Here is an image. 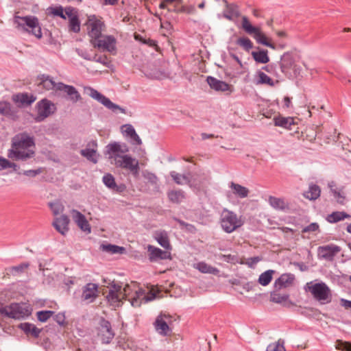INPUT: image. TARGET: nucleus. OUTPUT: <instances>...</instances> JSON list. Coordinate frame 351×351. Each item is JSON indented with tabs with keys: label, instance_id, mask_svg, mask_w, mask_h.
Listing matches in <instances>:
<instances>
[{
	"label": "nucleus",
	"instance_id": "58",
	"mask_svg": "<svg viewBox=\"0 0 351 351\" xmlns=\"http://www.w3.org/2000/svg\"><path fill=\"white\" fill-rule=\"evenodd\" d=\"M319 224L317 223L313 222L303 228L302 232L306 233L315 232L319 230Z\"/></svg>",
	"mask_w": 351,
	"mask_h": 351
},
{
	"label": "nucleus",
	"instance_id": "47",
	"mask_svg": "<svg viewBox=\"0 0 351 351\" xmlns=\"http://www.w3.org/2000/svg\"><path fill=\"white\" fill-rule=\"evenodd\" d=\"M16 97L17 101H19L23 104L29 105L36 100V97L32 95H28L27 93L19 94Z\"/></svg>",
	"mask_w": 351,
	"mask_h": 351
},
{
	"label": "nucleus",
	"instance_id": "19",
	"mask_svg": "<svg viewBox=\"0 0 351 351\" xmlns=\"http://www.w3.org/2000/svg\"><path fill=\"white\" fill-rule=\"evenodd\" d=\"M147 250L149 253V260L152 262H155L158 260H166L171 258V254L167 251L162 250L161 249L148 245Z\"/></svg>",
	"mask_w": 351,
	"mask_h": 351
},
{
	"label": "nucleus",
	"instance_id": "42",
	"mask_svg": "<svg viewBox=\"0 0 351 351\" xmlns=\"http://www.w3.org/2000/svg\"><path fill=\"white\" fill-rule=\"evenodd\" d=\"M168 197L173 203L179 204L184 199L185 196L184 191L178 190L169 192Z\"/></svg>",
	"mask_w": 351,
	"mask_h": 351
},
{
	"label": "nucleus",
	"instance_id": "21",
	"mask_svg": "<svg viewBox=\"0 0 351 351\" xmlns=\"http://www.w3.org/2000/svg\"><path fill=\"white\" fill-rule=\"evenodd\" d=\"M295 279L292 274H283L274 282V287L276 289L286 288L291 285Z\"/></svg>",
	"mask_w": 351,
	"mask_h": 351
},
{
	"label": "nucleus",
	"instance_id": "9",
	"mask_svg": "<svg viewBox=\"0 0 351 351\" xmlns=\"http://www.w3.org/2000/svg\"><path fill=\"white\" fill-rule=\"evenodd\" d=\"M129 285H126L123 289L121 285L112 282L109 290L108 294L106 295L108 301L110 305L114 307H118L121 305L122 299L126 296Z\"/></svg>",
	"mask_w": 351,
	"mask_h": 351
},
{
	"label": "nucleus",
	"instance_id": "56",
	"mask_svg": "<svg viewBox=\"0 0 351 351\" xmlns=\"http://www.w3.org/2000/svg\"><path fill=\"white\" fill-rule=\"evenodd\" d=\"M335 347L337 350H340L342 351H351V343L348 341L337 340L336 342Z\"/></svg>",
	"mask_w": 351,
	"mask_h": 351
},
{
	"label": "nucleus",
	"instance_id": "62",
	"mask_svg": "<svg viewBox=\"0 0 351 351\" xmlns=\"http://www.w3.org/2000/svg\"><path fill=\"white\" fill-rule=\"evenodd\" d=\"M76 52L80 57L83 58L85 60H90L92 57L88 54V53L86 51H84L82 49H76Z\"/></svg>",
	"mask_w": 351,
	"mask_h": 351
},
{
	"label": "nucleus",
	"instance_id": "63",
	"mask_svg": "<svg viewBox=\"0 0 351 351\" xmlns=\"http://www.w3.org/2000/svg\"><path fill=\"white\" fill-rule=\"evenodd\" d=\"M125 133L129 136L130 137H132V135H134V134L136 133V131L134 128V127L131 125H125Z\"/></svg>",
	"mask_w": 351,
	"mask_h": 351
},
{
	"label": "nucleus",
	"instance_id": "5",
	"mask_svg": "<svg viewBox=\"0 0 351 351\" xmlns=\"http://www.w3.org/2000/svg\"><path fill=\"white\" fill-rule=\"evenodd\" d=\"M219 223L222 230L226 233H232L243 225L241 217L233 211L223 208L221 213Z\"/></svg>",
	"mask_w": 351,
	"mask_h": 351
},
{
	"label": "nucleus",
	"instance_id": "6",
	"mask_svg": "<svg viewBox=\"0 0 351 351\" xmlns=\"http://www.w3.org/2000/svg\"><path fill=\"white\" fill-rule=\"evenodd\" d=\"M0 313L5 316L16 319L28 317L31 312L25 304L12 303L0 307Z\"/></svg>",
	"mask_w": 351,
	"mask_h": 351
},
{
	"label": "nucleus",
	"instance_id": "31",
	"mask_svg": "<svg viewBox=\"0 0 351 351\" xmlns=\"http://www.w3.org/2000/svg\"><path fill=\"white\" fill-rule=\"evenodd\" d=\"M274 121L275 125L289 130H291V126L295 124L294 120L292 117L278 116L274 118Z\"/></svg>",
	"mask_w": 351,
	"mask_h": 351
},
{
	"label": "nucleus",
	"instance_id": "39",
	"mask_svg": "<svg viewBox=\"0 0 351 351\" xmlns=\"http://www.w3.org/2000/svg\"><path fill=\"white\" fill-rule=\"evenodd\" d=\"M267 53V50L261 49L258 51H252V56L256 62L265 64L269 61Z\"/></svg>",
	"mask_w": 351,
	"mask_h": 351
},
{
	"label": "nucleus",
	"instance_id": "51",
	"mask_svg": "<svg viewBox=\"0 0 351 351\" xmlns=\"http://www.w3.org/2000/svg\"><path fill=\"white\" fill-rule=\"evenodd\" d=\"M8 168H12L14 171H17L19 167L16 163L12 162L8 159L0 156V171Z\"/></svg>",
	"mask_w": 351,
	"mask_h": 351
},
{
	"label": "nucleus",
	"instance_id": "36",
	"mask_svg": "<svg viewBox=\"0 0 351 351\" xmlns=\"http://www.w3.org/2000/svg\"><path fill=\"white\" fill-rule=\"evenodd\" d=\"M29 266L27 263H23L20 265L5 268L6 275L18 276L23 274Z\"/></svg>",
	"mask_w": 351,
	"mask_h": 351
},
{
	"label": "nucleus",
	"instance_id": "2",
	"mask_svg": "<svg viewBox=\"0 0 351 351\" xmlns=\"http://www.w3.org/2000/svg\"><path fill=\"white\" fill-rule=\"evenodd\" d=\"M34 140L27 132L15 135L12 139L11 149L8 151V157L16 161L27 162L34 158Z\"/></svg>",
	"mask_w": 351,
	"mask_h": 351
},
{
	"label": "nucleus",
	"instance_id": "7",
	"mask_svg": "<svg viewBox=\"0 0 351 351\" xmlns=\"http://www.w3.org/2000/svg\"><path fill=\"white\" fill-rule=\"evenodd\" d=\"M241 27L247 34L252 35L258 43L276 49L275 45L268 42L265 35L261 32L258 27L252 25L247 17L245 16H242Z\"/></svg>",
	"mask_w": 351,
	"mask_h": 351
},
{
	"label": "nucleus",
	"instance_id": "61",
	"mask_svg": "<svg viewBox=\"0 0 351 351\" xmlns=\"http://www.w3.org/2000/svg\"><path fill=\"white\" fill-rule=\"evenodd\" d=\"M75 9L71 7H66L65 8V16L69 18V21L70 19H72L73 17H78L77 15L74 12Z\"/></svg>",
	"mask_w": 351,
	"mask_h": 351
},
{
	"label": "nucleus",
	"instance_id": "40",
	"mask_svg": "<svg viewBox=\"0 0 351 351\" xmlns=\"http://www.w3.org/2000/svg\"><path fill=\"white\" fill-rule=\"evenodd\" d=\"M278 83V80L274 82L270 77L263 71L258 72L257 84H267L271 87H274Z\"/></svg>",
	"mask_w": 351,
	"mask_h": 351
},
{
	"label": "nucleus",
	"instance_id": "41",
	"mask_svg": "<svg viewBox=\"0 0 351 351\" xmlns=\"http://www.w3.org/2000/svg\"><path fill=\"white\" fill-rule=\"evenodd\" d=\"M100 248L102 251L111 254H123L125 251L124 247L112 244H102L101 245Z\"/></svg>",
	"mask_w": 351,
	"mask_h": 351
},
{
	"label": "nucleus",
	"instance_id": "38",
	"mask_svg": "<svg viewBox=\"0 0 351 351\" xmlns=\"http://www.w3.org/2000/svg\"><path fill=\"white\" fill-rule=\"evenodd\" d=\"M39 86H42L46 90H53L56 86V82L53 78L47 75H42L39 76Z\"/></svg>",
	"mask_w": 351,
	"mask_h": 351
},
{
	"label": "nucleus",
	"instance_id": "49",
	"mask_svg": "<svg viewBox=\"0 0 351 351\" xmlns=\"http://www.w3.org/2000/svg\"><path fill=\"white\" fill-rule=\"evenodd\" d=\"M236 43L247 51H249L253 48V43L247 37H241L238 38Z\"/></svg>",
	"mask_w": 351,
	"mask_h": 351
},
{
	"label": "nucleus",
	"instance_id": "28",
	"mask_svg": "<svg viewBox=\"0 0 351 351\" xmlns=\"http://www.w3.org/2000/svg\"><path fill=\"white\" fill-rule=\"evenodd\" d=\"M289 295H281L278 293H271L270 300L276 304H282L284 306L290 307L293 303L289 300Z\"/></svg>",
	"mask_w": 351,
	"mask_h": 351
},
{
	"label": "nucleus",
	"instance_id": "16",
	"mask_svg": "<svg viewBox=\"0 0 351 351\" xmlns=\"http://www.w3.org/2000/svg\"><path fill=\"white\" fill-rule=\"evenodd\" d=\"M71 213L73 221L77 223V226L86 234L90 233L91 228L85 216L75 209H73Z\"/></svg>",
	"mask_w": 351,
	"mask_h": 351
},
{
	"label": "nucleus",
	"instance_id": "60",
	"mask_svg": "<svg viewBox=\"0 0 351 351\" xmlns=\"http://www.w3.org/2000/svg\"><path fill=\"white\" fill-rule=\"evenodd\" d=\"M42 173V169L39 168L35 170H26L23 171V175L29 177H36L37 175Z\"/></svg>",
	"mask_w": 351,
	"mask_h": 351
},
{
	"label": "nucleus",
	"instance_id": "50",
	"mask_svg": "<svg viewBox=\"0 0 351 351\" xmlns=\"http://www.w3.org/2000/svg\"><path fill=\"white\" fill-rule=\"evenodd\" d=\"M12 105L8 101H0V114L5 116L13 114Z\"/></svg>",
	"mask_w": 351,
	"mask_h": 351
},
{
	"label": "nucleus",
	"instance_id": "30",
	"mask_svg": "<svg viewBox=\"0 0 351 351\" xmlns=\"http://www.w3.org/2000/svg\"><path fill=\"white\" fill-rule=\"evenodd\" d=\"M226 3V9L223 12V16L232 21L234 17H238L240 16L239 10L237 5L234 4H230L226 0L224 1Z\"/></svg>",
	"mask_w": 351,
	"mask_h": 351
},
{
	"label": "nucleus",
	"instance_id": "55",
	"mask_svg": "<svg viewBox=\"0 0 351 351\" xmlns=\"http://www.w3.org/2000/svg\"><path fill=\"white\" fill-rule=\"evenodd\" d=\"M69 30L75 33H78L80 31V22L78 17L70 19Z\"/></svg>",
	"mask_w": 351,
	"mask_h": 351
},
{
	"label": "nucleus",
	"instance_id": "52",
	"mask_svg": "<svg viewBox=\"0 0 351 351\" xmlns=\"http://www.w3.org/2000/svg\"><path fill=\"white\" fill-rule=\"evenodd\" d=\"M91 61H94V62L102 64L103 65H104L105 66H106L108 68H110L111 66L110 61L108 60L107 56L105 55L100 56L98 54H95L92 57Z\"/></svg>",
	"mask_w": 351,
	"mask_h": 351
},
{
	"label": "nucleus",
	"instance_id": "11",
	"mask_svg": "<svg viewBox=\"0 0 351 351\" xmlns=\"http://www.w3.org/2000/svg\"><path fill=\"white\" fill-rule=\"evenodd\" d=\"M95 48H98L103 51H108L114 53L116 51V39L113 36L102 35L96 40H90Z\"/></svg>",
	"mask_w": 351,
	"mask_h": 351
},
{
	"label": "nucleus",
	"instance_id": "26",
	"mask_svg": "<svg viewBox=\"0 0 351 351\" xmlns=\"http://www.w3.org/2000/svg\"><path fill=\"white\" fill-rule=\"evenodd\" d=\"M269 205L275 210L285 211L289 208L288 203L283 198L269 196L268 198Z\"/></svg>",
	"mask_w": 351,
	"mask_h": 351
},
{
	"label": "nucleus",
	"instance_id": "29",
	"mask_svg": "<svg viewBox=\"0 0 351 351\" xmlns=\"http://www.w3.org/2000/svg\"><path fill=\"white\" fill-rule=\"evenodd\" d=\"M330 193L333 195L337 203L343 205L345 204L346 197L341 189L336 187V183L333 181L328 184Z\"/></svg>",
	"mask_w": 351,
	"mask_h": 351
},
{
	"label": "nucleus",
	"instance_id": "32",
	"mask_svg": "<svg viewBox=\"0 0 351 351\" xmlns=\"http://www.w3.org/2000/svg\"><path fill=\"white\" fill-rule=\"evenodd\" d=\"M154 239L165 250H170L171 245L168 238V234L165 231H156L154 233Z\"/></svg>",
	"mask_w": 351,
	"mask_h": 351
},
{
	"label": "nucleus",
	"instance_id": "23",
	"mask_svg": "<svg viewBox=\"0 0 351 351\" xmlns=\"http://www.w3.org/2000/svg\"><path fill=\"white\" fill-rule=\"evenodd\" d=\"M102 181L108 188L116 192H122L125 189L123 184L117 185L114 176L110 173L105 174L102 178Z\"/></svg>",
	"mask_w": 351,
	"mask_h": 351
},
{
	"label": "nucleus",
	"instance_id": "45",
	"mask_svg": "<svg viewBox=\"0 0 351 351\" xmlns=\"http://www.w3.org/2000/svg\"><path fill=\"white\" fill-rule=\"evenodd\" d=\"M266 351H285V340L279 339L277 341L269 344Z\"/></svg>",
	"mask_w": 351,
	"mask_h": 351
},
{
	"label": "nucleus",
	"instance_id": "43",
	"mask_svg": "<svg viewBox=\"0 0 351 351\" xmlns=\"http://www.w3.org/2000/svg\"><path fill=\"white\" fill-rule=\"evenodd\" d=\"M274 273V270L269 269L262 273L258 278V282L263 286H267L270 283L272 280V275Z\"/></svg>",
	"mask_w": 351,
	"mask_h": 351
},
{
	"label": "nucleus",
	"instance_id": "34",
	"mask_svg": "<svg viewBox=\"0 0 351 351\" xmlns=\"http://www.w3.org/2000/svg\"><path fill=\"white\" fill-rule=\"evenodd\" d=\"M351 216L343 211H335L328 215L326 220L330 223H335L345 219H350Z\"/></svg>",
	"mask_w": 351,
	"mask_h": 351
},
{
	"label": "nucleus",
	"instance_id": "37",
	"mask_svg": "<svg viewBox=\"0 0 351 351\" xmlns=\"http://www.w3.org/2000/svg\"><path fill=\"white\" fill-rule=\"evenodd\" d=\"M196 269L203 274H210L214 275H218L219 270L204 262H199L197 263Z\"/></svg>",
	"mask_w": 351,
	"mask_h": 351
},
{
	"label": "nucleus",
	"instance_id": "13",
	"mask_svg": "<svg viewBox=\"0 0 351 351\" xmlns=\"http://www.w3.org/2000/svg\"><path fill=\"white\" fill-rule=\"evenodd\" d=\"M38 114L35 118L37 122H40L53 114L56 110V106L51 101L44 99L37 104Z\"/></svg>",
	"mask_w": 351,
	"mask_h": 351
},
{
	"label": "nucleus",
	"instance_id": "12",
	"mask_svg": "<svg viewBox=\"0 0 351 351\" xmlns=\"http://www.w3.org/2000/svg\"><path fill=\"white\" fill-rule=\"evenodd\" d=\"M306 286L316 300L319 301H330V290L324 282L315 283L312 285L307 283Z\"/></svg>",
	"mask_w": 351,
	"mask_h": 351
},
{
	"label": "nucleus",
	"instance_id": "57",
	"mask_svg": "<svg viewBox=\"0 0 351 351\" xmlns=\"http://www.w3.org/2000/svg\"><path fill=\"white\" fill-rule=\"evenodd\" d=\"M49 11L54 16H60L63 19H66V16L64 13V10L62 6L56 7V8H49Z\"/></svg>",
	"mask_w": 351,
	"mask_h": 351
},
{
	"label": "nucleus",
	"instance_id": "59",
	"mask_svg": "<svg viewBox=\"0 0 351 351\" xmlns=\"http://www.w3.org/2000/svg\"><path fill=\"white\" fill-rule=\"evenodd\" d=\"M53 319L60 325L64 326L65 324V315L63 313H59L53 317Z\"/></svg>",
	"mask_w": 351,
	"mask_h": 351
},
{
	"label": "nucleus",
	"instance_id": "53",
	"mask_svg": "<svg viewBox=\"0 0 351 351\" xmlns=\"http://www.w3.org/2000/svg\"><path fill=\"white\" fill-rule=\"evenodd\" d=\"M52 311H40L36 313L37 319L41 322H47L53 315Z\"/></svg>",
	"mask_w": 351,
	"mask_h": 351
},
{
	"label": "nucleus",
	"instance_id": "46",
	"mask_svg": "<svg viewBox=\"0 0 351 351\" xmlns=\"http://www.w3.org/2000/svg\"><path fill=\"white\" fill-rule=\"evenodd\" d=\"M64 92L70 97V99L73 102H76L81 99L80 93L73 86L67 85Z\"/></svg>",
	"mask_w": 351,
	"mask_h": 351
},
{
	"label": "nucleus",
	"instance_id": "18",
	"mask_svg": "<svg viewBox=\"0 0 351 351\" xmlns=\"http://www.w3.org/2000/svg\"><path fill=\"white\" fill-rule=\"evenodd\" d=\"M97 146V143L95 141L88 143L87 147L80 151L81 155L85 157L88 160L95 164L97 163L99 157V154H97L96 150Z\"/></svg>",
	"mask_w": 351,
	"mask_h": 351
},
{
	"label": "nucleus",
	"instance_id": "25",
	"mask_svg": "<svg viewBox=\"0 0 351 351\" xmlns=\"http://www.w3.org/2000/svg\"><path fill=\"white\" fill-rule=\"evenodd\" d=\"M156 330L163 336H167L171 331L167 322L163 319L162 315H158L154 322Z\"/></svg>",
	"mask_w": 351,
	"mask_h": 351
},
{
	"label": "nucleus",
	"instance_id": "24",
	"mask_svg": "<svg viewBox=\"0 0 351 351\" xmlns=\"http://www.w3.org/2000/svg\"><path fill=\"white\" fill-rule=\"evenodd\" d=\"M155 297L156 295L154 293H152L151 296H146L145 295V291L139 289L138 291H136V296L131 299L130 303L132 306L138 307L141 304V300H144L147 302L152 300Z\"/></svg>",
	"mask_w": 351,
	"mask_h": 351
},
{
	"label": "nucleus",
	"instance_id": "48",
	"mask_svg": "<svg viewBox=\"0 0 351 351\" xmlns=\"http://www.w3.org/2000/svg\"><path fill=\"white\" fill-rule=\"evenodd\" d=\"M143 178L152 186H154L156 188H158V177L153 173L145 170L142 173Z\"/></svg>",
	"mask_w": 351,
	"mask_h": 351
},
{
	"label": "nucleus",
	"instance_id": "20",
	"mask_svg": "<svg viewBox=\"0 0 351 351\" xmlns=\"http://www.w3.org/2000/svg\"><path fill=\"white\" fill-rule=\"evenodd\" d=\"M69 221V217L65 215H62L60 217L55 218L52 223V226L58 232L64 235L69 230L68 226Z\"/></svg>",
	"mask_w": 351,
	"mask_h": 351
},
{
	"label": "nucleus",
	"instance_id": "44",
	"mask_svg": "<svg viewBox=\"0 0 351 351\" xmlns=\"http://www.w3.org/2000/svg\"><path fill=\"white\" fill-rule=\"evenodd\" d=\"M170 176L178 184H184L190 182L189 178L184 174H180L176 171H171Z\"/></svg>",
	"mask_w": 351,
	"mask_h": 351
},
{
	"label": "nucleus",
	"instance_id": "64",
	"mask_svg": "<svg viewBox=\"0 0 351 351\" xmlns=\"http://www.w3.org/2000/svg\"><path fill=\"white\" fill-rule=\"evenodd\" d=\"M219 258L228 263L232 262L234 261L235 257L231 254H220Z\"/></svg>",
	"mask_w": 351,
	"mask_h": 351
},
{
	"label": "nucleus",
	"instance_id": "4",
	"mask_svg": "<svg viewBox=\"0 0 351 351\" xmlns=\"http://www.w3.org/2000/svg\"><path fill=\"white\" fill-rule=\"evenodd\" d=\"M14 22L19 30L32 32L38 38L42 37L41 27L36 16H27L21 17L16 16Z\"/></svg>",
	"mask_w": 351,
	"mask_h": 351
},
{
	"label": "nucleus",
	"instance_id": "22",
	"mask_svg": "<svg viewBox=\"0 0 351 351\" xmlns=\"http://www.w3.org/2000/svg\"><path fill=\"white\" fill-rule=\"evenodd\" d=\"M206 82L212 89L217 91L224 92L228 90L230 88V86L226 82L212 76L207 77Z\"/></svg>",
	"mask_w": 351,
	"mask_h": 351
},
{
	"label": "nucleus",
	"instance_id": "17",
	"mask_svg": "<svg viewBox=\"0 0 351 351\" xmlns=\"http://www.w3.org/2000/svg\"><path fill=\"white\" fill-rule=\"evenodd\" d=\"M99 335L104 343H109L114 338V333L112 330L110 323L108 321L104 319L101 321Z\"/></svg>",
	"mask_w": 351,
	"mask_h": 351
},
{
	"label": "nucleus",
	"instance_id": "3",
	"mask_svg": "<svg viewBox=\"0 0 351 351\" xmlns=\"http://www.w3.org/2000/svg\"><path fill=\"white\" fill-rule=\"evenodd\" d=\"M279 65L281 72L289 79L297 77L302 68L296 63L295 57L292 52H285L281 56Z\"/></svg>",
	"mask_w": 351,
	"mask_h": 351
},
{
	"label": "nucleus",
	"instance_id": "27",
	"mask_svg": "<svg viewBox=\"0 0 351 351\" xmlns=\"http://www.w3.org/2000/svg\"><path fill=\"white\" fill-rule=\"evenodd\" d=\"M230 188L232 189V193L239 198L244 199L249 195L250 190L239 184L231 182L230 183Z\"/></svg>",
	"mask_w": 351,
	"mask_h": 351
},
{
	"label": "nucleus",
	"instance_id": "8",
	"mask_svg": "<svg viewBox=\"0 0 351 351\" xmlns=\"http://www.w3.org/2000/svg\"><path fill=\"white\" fill-rule=\"evenodd\" d=\"M84 93L103 104L106 108L112 110L113 112H117L119 110L123 114L125 113V110L124 108L112 102L108 97L91 87H85Z\"/></svg>",
	"mask_w": 351,
	"mask_h": 351
},
{
	"label": "nucleus",
	"instance_id": "15",
	"mask_svg": "<svg viewBox=\"0 0 351 351\" xmlns=\"http://www.w3.org/2000/svg\"><path fill=\"white\" fill-rule=\"evenodd\" d=\"M98 286L95 283H88L82 289V300L90 303L97 297Z\"/></svg>",
	"mask_w": 351,
	"mask_h": 351
},
{
	"label": "nucleus",
	"instance_id": "33",
	"mask_svg": "<svg viewBox=\"0 0 351 351\" xmlns=\"http://www.w3.org/2000/svg\"><path fill=\"white\" fill-rule=\"evenodd\" d=\"M19 327L26 335H31L35 338L38 337L41 332V329H39L35 325L27 322L21 324Z\"/></svg>",
	"mask_w": 351,
	"mask_h": 351
},
{
	"label": "nucleus",
	"instance_id": "14",
	"mask_svg": "<svg viewBox=\"0 0 351 351\" xmlns=\"http://www.w3.org/2000/svg\"><path fill=\"white\" fill-rule=\"evenodd\" d=\"M340 251L341 247L334 244L319 246L317 248L319 257L326 261H332Z\"/></svg>",
	"mask_w": 351,
	"mask_h": 351
},
{
	"label": "nucleus",
	"instance_id": "35",
	"mask_svg": "<svg viewBox=\"0 0 351 351\" xmlns=\"http://www.w3.org/2000/svg\"><path fill=\"white\" fill-rule=\"evenodd\" d=\"M320 193L321 189L319 186L315 184H311L308 186V190L304 193V196L310 200H315L320 196Z\"/></svg>",
	"mask_w": 351,
	"mask_h": 351
},
{
	"label": "nucleus",
	"instance_id": "54",
	"mask_svg": "<svg viewBox=\"0 0 351 351\" xmlns=\"http://www.w3.org/2000/svg\"><path fill=\"white\" fill-rule=\"evenodd\" d=\"M49 206L54 215H58L64 210V206L59 202H50L49 203Z\"/></svg>",
	"mask_w": 351,
	"mask_h": 351
},
{
	"label": "nucleus",
	"instance_id": "10",
	"mask_svg": "<svg viewBox=\"0 0 351 351\" xmlns=\"http://www.w3.org/2000/svg\"><path fill=\"white\" fill-rule=\"evenodd\" d=\"M88 35L90 40H96L102 36V32L105 30V24L95 15L88 16L87 22Z\"/></svg>",
	"mask_w": 351,
	"mask_h": 351
},
{
	"label": "nucleus",
	"instance_id": "1",
	"mask_svg": "<svg viewBox=\"0 0 351 351\" xmlns=\"http://www.w3.org/2000/svg\"><path fill=\"white\" fill-rule=\"evenodd\" d=\"M128 152L126 145L118 142L108 144L106 147L105 155L108 156L111 165L117 168L129 171L134 177L139 175V162L129 154H124Z\"/></svg>",
	"mask_w": 351,
	"mask_h": 351
}]
</instances>
